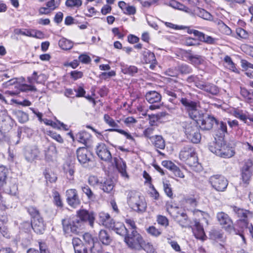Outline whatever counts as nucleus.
Instances as JSON below:
<instances>
[{"label":"nucleus","mask_w":253,"mask_h":253,"mask_svg":"<svg viewBox=\"0 0 253 253\" xmlns=\"http://www.w3.org/2000/svg\"><path fill=\"white\" fill-rule=\"evenodd\" d=\"M127 203L130 208L138 213L144 212L147 209V203L144 197L136 191L127 192Z\"/></svg>","instance_id":"1"},{"label":"nucleus","mask_w":253,"mask_h":253,"mask_svg":"<svg viewBox=\"0 0 253 253\" xmlns=\"http://www.w3.org/2000/svg\"><path fill=\"white\" fill-rule=\"evenodd\" d=\"M182 127L187 138L194 143H199L201 139V135L196 123L185 122L182 123Z\"/></svg>","instance_id":"2"},{"label":"nucleus","mask_w":253,"mask_h":253,"mask_svg":"<svg viewBox=\"0 0 253 253\" xmlns=\"http://www.w3.org/2000/svg\"><path fill=\"white\" fill-rule=\"evenodd\" d=\"M62 225L63 230L67 235L77 234L82 230V221L77 219H72L70 217H65L62 220Z\"/></svg>","instance_id":"3"},{"label":"nucleus","mask_w":253,"mask_h":253,"mask_svg":"<svg viewBox=\"0 0 253 253\" xmlns=\"http://www.w3.org/2000/svg\"><path fill=\"white\" fill-rule=\"evenodd\" d=\"M179 158L190 167H194L198 163L195 150L190 145H187L182 149L179 153Z\"/></svg>","instance_id":"4"},{"label":"nucleus","mask_w":253,"mask_h":253,"mask_svg":"<svg viewBox=\"0 0 253 253\" xmlns=\"http://www.w3.org/2000/svg\"><path fill=\"white\" fill-rule=\"evenodd\" d=\"M143 239L138 232L134 230L129 231L125 237L124 241L128 247L131 249L141 250V244H142Z\"/></svg>","instance_id":"5"},{"label":"nucleus","mask_w":253,"mask_h":253,"mask_svg":"<svg viewBox=\"0 0 253 253\" xmlns=\"http://www.w3.org/2000/svg\"><path fill=\"white\" fill-rule=\"evenodd\" d=\"M105 216L106 219L104 222L106 226L115 231L118 234L125 236L126 235L128 231L123 223L115 222L112 219H110L109 214H106Z\"/></svg>","instance_id":"6"},{"label":"nucleus","mask_w":253,"mask_h":253,"mask_svg":"<svg viewBox=\"0 0 253 253\" xmlns=\"http://www.w3.org/2000/svg\"><path fill=\"white\" fill-rule=\"evenodd\" d=\"M104 120L105 122L110 126L112 127V128H109L107 130L110 132L116 131L122 135H124L129 140L133 141L134 139L133 137L127 132L126 131L120 129L119 126L118 125L119 121L116 122L113 118H112L109 115L105 114L104 115Z\"/></svg>","instance_id":"7"},{"label":"nucleus","mask_w":253,"mask_h":253,"mask_svg":"<svg viewBox=\"0 0 253 253\" xmlns=\"http://www.w3.org/2000/svg\"><path fill=\"white\" fill-rule=\"evenodd\" d=\"M233 211L240 219L237 221L238 224H241V227L244 228L248 225V219L253 217V213L249 211L240 209L236 206L232 207Z\"/></svg>","instance_id":"8"},{"label":"nucleus","mask_w":253,"mask_h":253,"mask_svg":"<svg viewBox=\"0 0 253 253\" xmlns=\"http://www.w3.org/2000/svg\"><path fill=\"white\" fill-rule=\"evenodd\" d=\"M180 102L185 107V109L188 112L190 117L196 120L199 115L198 110V102L193 101L186 98H181L179 99Z\"/></svg>","instance_id":"9"},{"label":"nucleus","mask_w":253,"mask_h":253,"mask_svg":"<svg viewBox=\"0 0 253 253\" xmlns=\"http://www.w3.org/2000/svg\"><path fill=\"white\" fill-rule=\"evenodd\" d=\"M212 187L217 191H224L227 188L228 180L221 175H213L209 179Z\"/></svg>","instance_id":"10"},{"label":"nucleus","mask_w":253,"mask_h":253,"mask_svg":"<svg viewBox=\"0 0 253 253\" xmlns=\"http://www.w3.org/2000/svg\"><path fill=\"white\" fill-rule=\"evenodd\" d=\"M77 216L79 218H77V220L82 221V230L84 228V223H88L91 227H93L95 220V216L93 212L82 210L78 211Z\"/></svg>","instance_id":"11"},{"label":"nucleus","mask_w":253,"mask_h":253,"mask_svg":"<svg viewBox=\"0 0 253 253\" xmlns=\"http://www.w3.org/2000/svg\"><path fill=\"white\" fill-rule=\"evenodd\" d=\"M95 153L99 159L106 162H110L112 159L108 147L103 143H98L96 146Z\"/></svg>","instance_id":"12"},{"label":"nucleus","mask_w":253,"mask_h":253,"mask_svg":"<svg viewBox=\"0 0 253 253\" xmlns=\"http://www.w3.org/2000/svg\"><path fill=\"white\" fill-rule=\"evenodd\" d=\"M216 219L219 224L228 232L234 230L233 221L230 216L224 212H219L216 214Z\"/></svg>","instance_id":"13"},{"label":"nucleus","mask_w":253,"mask_h":253,"mask_svg":"<svg viewBox=\"0 0 253 253\" xmlns=\"http://www.w3.org/2000/svg\"><path fill=\"white\" fill-rule=\"evenodd\" d=\"M24 224L28 228L31 227L36 233L39 234L43 233L46 226L45 223L42 217L31 219V223L25 222Z\"/></svg>","instance_id":"14"},{"label":"nucleus","mask_w":253,"mask_h":253,"mask_svg":"<svg viewBox=\"0 0 253 253\" xmlns=\"http://www.w3.org/2000/svg\"><path fill=\"white\" fill-rule=\"evenodd\" d=\"M40 155V151L37 146L27 147L25 149L24 156L27 161L33 162L37 159Z\"/></svg>","instance_id":"15"},{"label":"nucleus","mask_w":253,"mask_h":253,"mask_svg":"<svg viewBox=\"0 0 253 253\" xmlns=\"http://www.w3.org/2000/svg\"><path fill=\"white\" fill-rule=\"evenodd\" d=\"M77 158L82 164H85L91 160V154L85 147H80L77 150Z\"/></svg>","instance_id":"16"},{"label":"nucleus","mask_w":253,"mask_h":253,"mask_svg":"<svg viewBox=\"0 0 253 253\" xmlns=\"http://www.w3.org/2000/svg\"><path fill=\"white\" fill-rule=\"evenodd\" d=\"M199 121L200 126L203 130H210L212 128L214 123H217V121L213 116L209 115L204 116L203 118Z\"/></svg>","instance_id":"17"},{"label":"nucleus","mask_w":253,"mask_h":253,"mask_svg":"<svg viewBox=\"0 0 253 253\" xmlns=\"http://www.w3.org/2000/svg\"><path fill=\"white\" fill-rule=\"evenodd\" d=\"M67 201L69 205L76 207L80 204L77 192L75 189H70L66 191Z\"/></svg>","instance_id":"18"},{"label":"nucleus","mask_w":253,"mask_h":253,"mask_svg":"<svg viewBox=\"0 0 253 253\" xmlns=\"http://www.w3.org/2000/svg\"><path fill=\"white\" fill-rule=\"evenodd\" d=\"M196 87L212 95H216L219 91L217 86L212 84L209 83H205L203 82H202V83H197Z\"/></svg>","instance_id":"19"},{"label":"nucleus","mask_w":253,"mask_h":253,"mask_svg":"<svg viewBox=\"0 0 253 253\" xmlns=\"http://www.w3.org/2000/svg\"><path fill=\"white\" fill-rule=\"evenodd\" d=\"M45 159L46 161H53L57 158L58 151L55 145L51 144L44 151Z\"/></svg>","instance_id":"20"},{"label":"nucleus","mask_w":253,"mask_h":253,"mask_svg":"<svg viewBox=\"0 0 253 253\" xmlns=\"http://www.w3.org/2000/svg\"><path fill=\"white\" fill-rule=\"evenodd\" d=\"M113 160L116 168L121 173L122 176L128 178V176L126 171V162L121 158H114Z\"/></svg>","instance_id":"21"},{"label":"nucleus","mask_w":253,"mask_h":253,"mask_svg":"<svg viewBox=\"0 0 253 253\" xmlns=\"http://www.w3.org/2000/svg\"><path fill=\"white\" fill-rule=\"evenodd\" d=\"M218 153V156L223 158H229L233 157L235 154L233 148L226 144L225 142Z\"/></svg>","instance_id":"22"},{"label":"nucleus","mask_w":253,"mask_h":253,"mask_svg":"<svg viewBox=\"0 0 253 253\" xmlns=\"http://www.w3.org/2000/svg\"><path fill=\"white\" fill-rule=\"evenodd\" d=\"M70 136L73 140H77L84 145H86L90 138V134L85 131L78 132L76 134L75 137L72 134H70Z\"/></svg>","instance_id":"23"},{"label":"nucleus","mask_w":253,"mask_h":253,"mask_svg":"<svg viewBox=\"0 0 253 253\" xmlns=\"http://www.w3.org/2000/svg\"><path fill=\"white\" fill-rule=\"evenodd\" d=\"M99 186L100 188L104 192L110 194L114 193V184L113 181L110 179H106L104 180L101 179Z\"/></svg>","instance_id":"24"},{"label":"nucleus","mask_w":253,"mask_h":253,"mask_svg":"<svg viewBox=\"0 0 253 253\" xmlns=\"http://www.w3.org/2000/svg\"><path fill=\"white\" fill-rule=\"evenodd\" d=\"M146 100L151 104L159 102L162 96L161 94L155 91H150L145 95Z\"/></svg>","instance_id":"25"},{"label":"nucleus","mask_w":253,"mask_h":253,"mask_svg":"<svg viewBox=\"0 0 253 253\" xmlns=\"http://www.w3.org/2000/svg\"><path fill=\"white\" fill-rule=\"evenodd\" d=\"M187 53L189 54L187 56V59L190 63L195 66H198L203 63L204 60L202 56L192 54L191 51H189Z\"/></svg>","instance_id":"26"},{"label":"nucleus","mask_w":253,"mask_h":253,"mask_svg":"<svg viewBox=\"0 0 253 253\" xmlns=\"http://www.w3.org/2000/svg\"><path fill=\"white\" fill-rule=\"evenodd\" d=\"M224 143V141L221 139L216 140L215 142L214 141L209 145V149L211 152L218 156V152H220V149L222 148Z\"/></svg>","instance_id":"27"},{"label":"nucleus","mask_w":253,"mask_h":253,"mask_svg":"<svg viewBox=\"0 0 253 253\" xmlns=\"http://www.w3.org/2000/svg\"><path fill=\"white\" fill-rule=\"evenodd\" d=\"M193 233L195 237L201 240H205V234L203 226L199 223L196 222L193 229Z\"/></svg>","instance_id":"28"},{"label":"nucleus","mask_w":253,"mask_h":253,"mask_svg":"<svg viewBox=\"0 0 253 253\" xmlns=\"http://www.w3.org/2000/svg\"><path fill=\"white\" fill-rule=\"evenodd\" d=\"M240 94L245 100L249 104H253V91L245 87H240Z\"/></svg>","instance_id":"29"},{"label":"nucleus","mask_w":253,"mask_h":253,"mask_svg":"<svg viewBox=\"0 0 253 253\" xmlns=\"http://www.w3.org/2000/svg\"><path fill=\"white\" fill-rule=\"evenodd\" d=\"M144 59L146 63H151L150 68H153V64L156 63V59L154 53L151 52L149 50H145L143 52Z\"/></svg>","instance_id":"30"},{"label":"nucleus","mask_w":253,"mask_h":253,"mask_svg":"<svg viewBox=\"0 0 253 253\" xmlns=\"http://www.w3.org/2000/svg\"><path fill=\"white\" fill-rule=\"evenodd\" d=\"M194 12L195 14H196L197 16L205 20H212V16L209 12L203 8L197 7L194 10Z\"/></svg>","instance_id":"31"},{"label":"nucleus","mask_w":253,"mask_h":253,"mask_svg":"<svg viewBox=\"0 0 253 253\" xmlns=\"http://www.w3.org/2000/svg\"><path fill=\"white\" fill-rule=\"evenodd\" d=\"M151 141L156 148L160 149H164L165 147V142L161 135H155L154 137L151 140Z\"/></svg>","instance_id":"32"},{"label":"nucleus","mask_w":253,"mask_h":253,"mask_svg":"<svg viewBox=\"0 0 253 253\" xmlns=\"http://www.w3.org/2000/svg\"><path fill=\"white\" fill-rule=\"evenodd\" d=\"M169 5L175 9L182 10L188 13L191 12V10L190 8L184 4L175 0L170 1L169 3Z\"/></svg>","instance_id":"33"},{"label":"nucleus","mask_w":253,"mask_h":253,"mask_svg":"<svg viewBox=\"0 0 253 253\" xmlns=\"http://www.w3.org/2000/svg\"><path fill=\"white\" fill-rule=\"evenodd\" d=\"M99 238L100 241L104 245H109L111 242V239L107 231L101 230L99 232Z\"/></svg>","instance_id":"34"},{"label":"nucleus","mask_w":253,"mask_h":253,"mask_svg":"<svg viewBox=\"0 0 253 253\" xmlns=\"http://www.w3.org/2000/svg\"><path fill=\"white\" fill-rule=\"evenodd\" d=\"M7 171L4 167L0 166V188H3L6 183Z\"/></svg>","instance_id":"35"},{"label":"nucleus","mask_w":253,"mask_h":253,"mask_svg":"<svg viewBox=\"0 0 253 253\" xmlns=\"http://www.w3.org/2000/svg\"><path fill=\"white\" fill-rule=\"evenodd\" d=\"M59 46L64 50H69L72 48L73 42L65 38H62L58 42Z\"/></svg>","instance_id":"36"},{"label":"nucleus","mask_w":253,"mask_h":253,"mask_svg":"<svg viewBox=\"0 0 253 253\" xmlns=\"http://www.w3.org/2000/svg\"><path fill=\"white\" fill-rule=\"evenodd\" d=\"M122 71L125 74L133 76L135 74L137 73L138 69L134 66L124 65L122 66Z\"/></svg>","instance_id":"37"},{"label":"nucleus","mask_w":253,"mask_h":253,"mask_svg":"<svg viewBox=\"0 0 253 253\" xmlns=\"http://www.w3.org/2000/svg\"><path fill=\"white\" fill-rule=\"evenodd\" d=\"M39 251L34 249H30L28 250L27 253H49L46 245L44 243H39Z\"/></svg>","instance_id":"38"},{"label":"nucleus","mask_w":253,"mask_h":253,"mask_svg":"<svg viewBox=\"0 0 253 253\" xmlns=\"http://www.w3.org/2000/svg\"><path fill=\"white\" fill-rule=\"evenodd\" d=\"M224 61L225 62L226 66L227 68L234 72H239L238 70L236 67L235 64L233 63L230 56L226 55L224 57Z\"/></svg>","instance_id":"39"},{"label":"nucleus","mask_w":253,"mask_h":253,"mask_svg":"<svg viewBox=\"0 0 253 253\" xmlns=\"http://www.w3.org/2000/svg\"><path fill=\"white\" fill-rule=\"evenodd\" d=\"M24 36L36 38H41L43 34L42 32L35 30L25 29Z\"/></svg>","instance_id":"40"},{"label":"nucleus","mask_w":253,"mask_h":253,"mask_svg":"<svg viewBox=\"0 0 253 253\" xmlns=\"http://www.w3.org/2000/svg\"><path fill=\"white\" fill-rule=\"evenodd\" d=\"M142 244H141V249H143L147 253H157L153 245L150 242H146L143 240Z\"/></svg>","instance_id":"41"},{"label":"nucleus","mask_w":253,"mask_h":253,"mask_svg":"<svg viewBox=\"0 0 253 253\" xmlns=\"http://www.w3.org/2000/svg\"><path fill=\"white\" fill-rule=\"evenodd\" d=\"M83 239L85 243L89 246V248L92 251L94 247V241L92 236L88 233H86L83 235Z\"/></svg>","instance_id":"42"},{"label":"nucleus","mask_w":253,"mask_h":253,"mask_svg":"<svg viewBox=\"0 0 253 253\" xmlns=\"http://www.w3.org/2000/svg\"><path fill=\"white\" fill-rule=\"evenodd\" d=\"M27 211L30 214L32 219L42 217L39 211L34 206H29L26 208Z\"/></svg>","instance_id":"43"},{"label":"nucleus","mask_w":253,"mask_h":253,"mask_svg":"<svg viewBox=\"0 0 253 253\" xmlns=\"http://www.w3.org/2000/svg\"><path fill=\"white\" fill-rule=\"evenodd\" d=\"M156 126H151L145 129L143 131V134L144 136L149 138L150 140H152L154 136L153 135L155 133Z\"/></svg>","instance_id":"44"},{"label":"nucleus","mask_w":253,"mask_h":253,"mask_svg":"<svg viewBox=\"0 0 253 253\" xmlns=\"http://www.w3.org/2000/svg\"><path fill=\"white\" fill-rule=\"evenodd\" d=\"M14 114L18 119L19 122L21 123H24L28 120V116L24 112L17 110L14 112Z\"/></svg>","instance_id":"45"},{"label":"nucleus","mask_w":253,"mask_h":253,"mask_svg":"<svg viewBox=\"0 0 253 253\" xmlns=\"http://www.w3.org/2000/svg\"><path fill=\"white\" fill-rule=\"evenodd\" d=\"M241 171L242 182L244 186L246 187L249 184L253 173L249 171H245L243 170H241Z\"/></svg>","instance_id":"46"},{"label":"nucleus","mask_w":253,"mask_h":253,"mask_svg":"<svg viewBox=\"0 0 253 253\" xmlns=\"http://www.w3.org/2000/svg\"><path fill=\"white\" fill-rule=\"evenodd\" d=\"M242 170L253 173V160L250 159L245 160Z\"/></svg>","instance_id":"47"},{"label":"nucleus","mask_w":253,"mask_h":253,"mask_svg":"<svg viewBox=\"0 0 253 253\" xmlns=\"http://www.w3.org/2000/svg\"><path fill=\"white\" fill-rule=\"evenodd\" d=\"M146 231L149 234L155 237H158L162 234V231L154 226H149L146 229Z\"/></svg>","instance_id":"48"},{"label":"nucleus","mask_w":253,"mask_h":253,"mask_svg":"<svg viewBox=\"0 0 253 253\" xmlns=\"http://www.w3.org/2000/svg\"><path fill=\"white\" fill-rule=\"evenodd\" d=\"M176 69L181 74H187L192 72L191 68L187 64H181L178 65Z\"/></svg>","instance_id":"49"},{"label":"nucleus","mask_w":253,"mask_h":253,"mask_svg":"<svg viewBox=\"0 0 253 253\" xmlns=\"http://www.w3.org/2000/svg\"><path fill=\"white\" fill-rule=\"evenodd\" d=\"M142 115L144 116H148V120H149V124L151 126H155V123L160 119V117L158 115L151 114L147 115L146 112L142 113Z\"/></svg>","instance_id":"50"},{"label":"nucleus","mask_w":253,"mask_h":253,"mask_svg":"<svg viewBox=\"0 0 253 253\" xmlns=\"http://www.w3.org/2000/svg\"><path fill=\"white\" fill-rule=\"evenodd\" d=\"M177 221L179 224L183 227H185L188 225L187 216L186 213L182 212L180 216L177 217Z\"/></svg>","instance_id":"51"},{"label":"nucleus","mask_w":253,"mask_h":253,"mask_svg":"<svg viewBox=\"0 0 253 253\" xmlns=\"http://www.w3.org/2000/svg\"><path fill=\"white\" fill-rule=\"evenodd\" d=\"M81 189L89 199L95 198L94 194L88 186L84 185V186H82Z\"/></svg>","instance_id":"52"},{"label":"nucleus","mask_w":253,"mask_h":253,"mask_svg":"<svg viewBox=\"0 0 253 253\" xmlns=\"http://www.w3.org/2000/svg\"><path fill=\"white\" fill-rule=\"evenodd\" d=\"M164 190L166 194L169 198H172L173 193L170 184L167 182H163Z\"/></svg>","instance_id":"53"},{"label":"nucleus","mask_w":253,"mask_h":253,"mask_svg":"<svg viewBox=\"0 0 253 253\" xmlns=\"http://www.w3.org/2000/svg\"><path fill=\"white\" fill-rule=\"evenodd\" d=\"M65 4L67 7H79L82 4V1L81 0H67Z\"/></svg>","instance_id":"54"},{"label":"nucleus","mask_w":253,"mask_h":253,"mask_svg":"<svg viewBox=\"0 0 253 253\" xmlns=\"http://www.w3.org/2000/svg\"><path fill=\"white\" fill-rule=\"evenodd\" d=\"M65 172L72 177L74 176L75 173V167L70 164H67L64 167Z\"/></svg>","instance_id":"55"},{"label":"nucleus","mask_w":253,"mask_h":253,"mask_svg":"<svg viewBox=\"0 0 253 253\" xmlns=\"http://www.w3.org/2000/svg\"><path fill=\"white\" fill-rule=\"evenodd\" d=\"M101 181V179H100V178H98L97 176L94 175H91L89 176L88 178V183L93 186H96L97 185H100Z\"/></svg>","instance_id":"56"},{"label":"nucleus","mask_w":253,"mask_h":253,"mask_svg":"<svg viewBox=\"0 0 253 253\" xmlns=\"http://www.w3.org/2000/svg\"><path fill=\"white\" fill-rule=\"evenodd\" d=\"M157 221L158 224L162 226L167 227L169 225V220L168 218L165 216L158 215L157 216Z\"/></svg>","instance_id":"57"},{"label":"nucleus","mask_w":253,"mask_h":253,"mask_svg":"<svg viewBox=\"0 0 253 253\" xmlns=\"http://www.w3.org/2000/svg\"><path fill=\"white\" fill-rule=\"evenodd\" d=\"M44 174L46 180L51 183L55 182L57 179V177L54 173H50L47 170L44 172Z\"/></svg>","instance_id":"58"},{"label":"nucleus","mask_w":253,"mask_h":253,"mask_svg":"<svg viewBox=\"0 0 253 253\" xmlns=\"http://www.w3.org/2000/svg\"><path fill=\"white\" fill-rule=\"evenodd\" d=\"M236 31L237 35L241 38L247 39L249 37L248 33L243 28H237Z\"/></svg>","instance_id":"59"},{"label":"nucleus","mask_w":253,"mask_h":253,"mask_svg":"<svg viewBox=\"0 0 253 253\" xmlns=\"http://www.w3.org/2000/svg\"><path fill=\"white\" fill-rule=\"evenodd\" d=\"M49 135L53 139L55 140L56 141L60 143H63L64 142L63 139L62 138L61 135L55 132L49 131Z\"/></svg>","instance_id":"60"},{"label":"nucleus","mask_w":253,"mask_h":253,"mask_svg":"<svg viewBox=\"0 0 253 253\" xmlns=\"http://www.w3.org/2000/svg\"><path fill=\"white\" fill-rule=\"evenodd\" d=\"M234 116L243 121L245 123H247V120L248 119V117H247L245 114L240 111H235Z\"/></svg>","instance_id":"61"},{"label":"nucleus","mask_w":253,"mask_h":253,"mask_svg":"<svg viewBox=\"0 0 253 253\" xmlns=\"http://www.w3.org/2000/svg\"><path fill=\"white\" fill-rule=\"evenodd\" d=\"M162 164L164 167L172 171L176 166L174 163L169 161H163Z\"/></svg>","instance_id":"62"},{"label":"nucleus","mask_w":253,"mask_h":253,"mask_svg":"<svg viewBox=\"0 0 253 253\" xmlns=\"http://www.w3.org/2000/svg\"><path fill=\"white\" fill-rule=\"evenodd\" d=\"M79 59L80 62L84 64H88L91 61L90 57L87 55L84 54L80 55Z\"/></svg>","instance_id":"63"},{"label":"nucleus","mask_w":253,"mask_h":253,"mask_svg":"<svg viewBox=\"0 0 253 253\" xmlns=\"http://www.w3.org/2000/svg\"><path fill=\"white\" fill-rule=\"evenodd\" d=\"M75 253H87V248L83 244L74 248Z\"/></svg>","instance_id":"64"}]
</instances>
